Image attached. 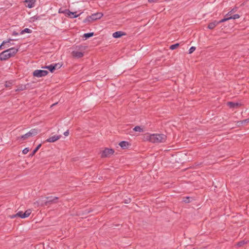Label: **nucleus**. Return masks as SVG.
<instances>
[{
	"label": "nucleus",
	"mask_w": 249,
	"mask_h": 249,
	"mask_svg": "<svg viewBox=\"0 0 249 249\" xmlns=\"http://www.w3.org/2000/svg\"><path fill=\"white\" fill-rule=\"evenodd\" d=\"M32 213V210L31 209H28L26 210L23 214L22 215L23 218H25L29 216Z\"/></svg>",
	"instance_id": "obj_16"
},
{
	"label": "nucleus",
	"mask_w": 249,
	"mask_h": 249,
	"mask_svg": "<svg viewBox=\"0 0 249 249\" xmlns=\"http://www.w3.org/2000/svg\"><path fill=\"white\" fill-rule=\"evenodd\" d=\"M58 197L56 196L53 197L52 196H48L46 197L47 200L45 202L44 205H47L48 204H53L56 202V200L58 199Z\"/></svg>",
	"instance_id": "obj_6"
},
{
	"label": "nucleus",
	"mask_w": 249,
	"mask_h": 249,
	"mask_svg": "<svg viewBox=\"0 0 249 249\" xmlns=\"http://www.w3.org/2000/svg\"><path fill=\"white\" fill-rule=\"evenodd\" d=\"M31 32H32L31 30H30V29H28V28H25L20 32V34L23 35L24 33H31Z\"/></svg>",
	"instance_id": "obj_20"
},
{
	"label": "nucleus",
	"mask_w": 249,
	"mask_h": 249,
	"mask_svg": "<svg viewBox=\"0 0 249 249\" xmlns=\"http://www.w3.org/2000/svg\"><path fill=\"white\" fill-rule=\"evenodd\" d=\"M189 197H186V198H185V199H184V201L185 202H186V203H188V202H189Z\"/></svg>",
	"instance_id": "obj_35"
},
{
	"label": "nucleus",
	"mask_w": 249,
	"mask_h": 249,
	"mask_svg": "<svg viewBox=\"0 0 249 249\" xmlns=\"http://www.w3.org/2000/svg\"><path fill=\"white\" fill-rule=\"evenodd\" d=\"M32 18H35V17H32Z\"/></svg>",
	"instance_id": "obj_42"
},
{
	"label": "nucleus",
	"mask_w": 249,
	"mask_h": 249,
	"mask_svg": "<svg viewBox=\"0 0 249 249\" xmlns=\"http://www.w3.org/2000/svg\"><path fill=\"white\" fill-rule=\"evenodd\" d=\"M124 34L123 33V32L121 31H117L115 33H114L112 35V36L114 38H119L121 37L122 36L124 35Z\"/></svg>",
	"instance_id": "obj_14"
},
{
	"label": "nucleus",
	"mask_w": 249,
	"mask_h": 249,
	"mask_svg": "<svg viewBox=\"0 0 249 249\" xmlns=\"http://www.w3.org/2000/svg\"><path fill=\"white\" fill-rule=\"evenodd\" d=\"M144 127L140 126H136L133 128V130L136 132H143L144 131Z\"/></svg>",
	"instance_id": "obj_13"
},
{
	"label": "nucleus",
	"mask_w": 249,
	"mask_h": 249,
	"mask_svg": "<svg viewBox=\"0 0 249 249\" xmlns=\"http://www.w3.org/2000/svg\"><path fill=\"white\" fill-rule=\"evenodd\" d=\"M149 140H163L165 139V135L162 134H152L148 135Z\"/></svg>",
	"instance_id": "obj_3"
},
{
	"label": "nucleus",
	"mask_w": 249,
	"mask_h": 249,
	"mask_svg": "<svg viewBox=\"0 0 249 249\" xmlns=\"http://www.w3.org/2000/svg\"><path fill=\"white\" fill-rule=\"evenodd\" d=\"M93 33H86V34H84V36H83L86 38V39H87L90 37H91L93 36Z\"/></svg>",
	"instance_id": "obj_21"
},
{
	"label": "nucleus",
	"mask_w": 249,
	"mask_h": 249,
	"mask_svg": "<svg viewBox=\"0 0 249 249\" xmlns=\"http://www.w3.org/2000/svg\"><path fill=\"white\" fill-rule=\"evenodd\" d=\"M119 145L122 148L124 149L128 148L130 145V144L127 141H121L119 143Z\"/></svg>",
	"instance_id": "obj_10"
},
{
	"label": "nucleus",
	"mask_w": 249,
	"mask_h": 249,
	"mask_svg": "<svg viewBox=\"0 0 249 249\" xmlns=\"http://www.w3.org/2000/svg\"><path fill=\"white\" fill-rule=\"evenodd\" d=\"M38 133V131L36 129H32L29 132L26 133L25 134L22 135L21 138L23 139H29L32 136L36 135Z\"/></svg>",
	"instance_id": "obj_5"
},
{
	"label": "nucleus",
	"mask_w": 249,
	"mask_h": 249,
	"mask_svg": "<svg viewBox=\"0 0 249 249\" xmlns=\"http://www.w3.org/2000/svg\"><path fill=\"white\" fill-rule=\"evenodd\" d=\"M103 16L102 13H96L91 15L90 16L87 17L85 19L84 22H92L97 19L101 18Z\"/></svg>",
	"instance_id": "obj_1"
},
{
	"label": "nucleus",
	"mask_w": 249,
	"mask_h": 249,
	"mask_svg": "<svg viewBox=\"0 0 249 249\" xmlns=\"http://www.w3.org/2000/svg\"><path fill=\"white\" fill-rule=\"evenodd\" d=\"M18 216L16 215V214H14V215H12L11 216V218H15L16 217H17Z\"/></svg>",
	"instance_id": "obj_37"
},
{
	"label": "nucleus",
	"mask_w": 249,
	"mask_h": 249,
	"mask_svg": "<svg viewBox=\"0 0 249 249\" xmlns=\"http://www.w3.org/2000/svg\"><path fill=\"white\" fill-rule=\"evenodd\" d=\"M5 86L6 87H9V84H5Z\"/></svg>",
	"instance_id": "obj_41"
},
{
	"label": "nucleus",
	"mask_w": 249,
	"mask_h": 249,
	"mask_svg": "<svg viewBox=\"0 0 249 249\" xmlns=\"http://www.w3.org/2000/svg\"><path fill=\"white\" fill-rule=\"evenodd\" d=\"M73 57L77 58H80L84 56L83 53L81 52L74 51L71 53Z\"/></svg>",
	"instance_id": "obj_8"
},
{
	"label": "nucleus",
	"mask_w": 249,
	"mask_h": 249,
	"mask_svg": "<svg viewBox=\"0 0 249 249\" xmlns=\"http://www.w3.org/2000/svg\"><path fill=\"white\" fill-rule=\"evenodd\" d=\"M114 151L113 149L106 148L101 152L102 158H108L113 155Z\"/></svg>",
	"instance_id": "obj_2"
},
{
	"label": "nucleus",
	"mask_w": 249,
	"mask_h": 249,
	"mask_svg": "<svg viewBox=\"0 0 249 249\" xmlns=\"http://www.w3.org/2000/svg\"><path fill=\"white\" fill-rule=\"evenodd\" d=\"M11 57L10 53H8V51L5 50L0 53V59L1 60H5Z\"/></svg>",
	"instance_id": "obj_7"
},
{
	"label": "nucleus",
	"mask_w": 249,
	"mask_h": 249,
	"mask_svg": "<svg viewBox=\"0 0 249 249\" xmlns=\"http://www.w3.org/2000/svg\"><path fill=\"white\" fill-rule=\"evenodd\" d=\"M249 122V118L245 119L242 121H241L240 123L241 124H243L246 123H248Z\"/></svg>",
	"instance_id": "obj_32"
},
{
	"label": "nucleus",
	"mask_w": 249,
	"mask_h": 249,
	"mask_svg": "<svg viewBox=\"0 0 249 249\" xmlns=\"http://www.w3.org/2000/svg\"><path fill=\"white\" fill-rule=\"evenodd\" d=\"M24 89V88H18L17 89L16 91H19V90H23Z\"/></svg>",
	"instance_id": "obj_36"
},
{
	"label": "nucleus",
	"mask_w": 249,
	"mask_h": 249,
	"mask_svg": "<svg viewBox=\"0 0 249 249\" xmlns=\"http://www.w3.org/2000/svg\"><path fill=\"white\" fill-rule=\"evenodd\" d=\"M23 214V213L22 211H19L18 213H16V215L18 217H19L21 218H23L22 215Z\"/></svg>",
	"instance_id": "obj_31"
},
{
	"label": "nucleus",
	"mask_w": 249,
	"mask_h": 249,
	"mask_svg": "<svg viewBox=\"0 0 249 249\" xmlns=\"http://www.w3.org/2000/svg\"><path fill=\"white\" fill-rule=\"evenodd\" d=\"M48 73L46 70H36L33 72V75L36 77H41L47 75Z\"/></svg>",
	"instance_id": "obj_4"
},
{
	"label": "nucleus",
	"mask_w": 249,
	"mask_h": 249,
	"mask_svg": "<svg viewBox=\"0 0 249 249\" xmlns=\"http://www.w3.org/2000/svg\"><path fill=\"white\" fill-rule=\"evenodd\" d=\"M41 145V144H38L36 147V148L33 150L32 153L30 154V156L33 157L35 154V153L37 152V151L39 149V148L40 147Z\"/></svg>",
	"instance_id": "obj_19"
},
{
	"label": "nucleus",
	"mask_w": 249,
	"mask_h": 249,
	"mask_svg": "<svg viewBox=\"0 0 249 249\" xmlns=\"http://www.w3.org/2000/svg\"><path fill=\"white\" fill-rule=\"evenodd\" d=\"M179 46V43H176L175 44H173L170 46V49L171 50H174L176 49Z\"/></svg>",
	"instance_id": "obj_24"
},
{
	"label": "nucleus",
	"mask_w": 249,
	"mask_h": 249,
	"mask_svg": "<svg viewBox=\"0 0 249 249\" xmlns=\"http://www.w3.org/2000/svg\"><path fill=\"white\" fill-rule=\"evenodd\" d=\"M149 2H155L154 0H148Z\"/></svg>",
	"instance_id": "obj_38"
},
{
	"label": "nucleus",
	"mask_w": 249,
	"mask_h": 249,
	"mask_svg": "<svg viewBox=\"0 0 249 249\" xmlns=\"http://www.w3.org/2000/svg\"><path fill=\"white\" fill-rule=\"evenodd\" d=\"M218 24V22H217V21L214 20V21L209 23L208 27L210 29H213Z\"/></svg>",
	"instance_id": "obj_15"
},
{
	"label": "nucleus",
	"mask_w": 249,
	"mask_h": 249,
	"mask_svg": "<svg viewBox=\"0 0 249 249\" xmlns=\"http://www.w3.org/2000/svg\"><path fill=\"white\" fill-rule=\"evenodd\" d=\"M228 20H230L229 17H226L225 18L222 19L220 21H217V22H218V24H219L220 23H222V22H224L225 21H227Z\"/></svg>",
	"instance_id": "obj_25"
},
{
	"label": "nucleus",
	"mask_w": 249,
	"mask_h": 249,
	"mask_svg": "<svg viewBox=\"0 0 249 249\" xmlns=\"http://www.w3.org/2000/svg\"><path fill=\"white\" fill-rule=\"evenodd\" d=\"M30 149H29V148L28 147H26L25 148H24L23 150H22V153L23 154H26L28 153V152L29 151Z\"/></svg>",
	"instance_id": "obj_30"
},
{
	"label": "nucleus",
	"mask_w": 249,
	"mask_h": 249,
	"mask_svg": "<svg viewBox=\"0 0 249 249\" xmlns=\"http://www.w3.org/2000/svg\"><path fill=\"white\" fill-rule=\"evenodd\" d=\"M62 138V136L60 135H54L51 137L50 138L47 139V140H58L59 139H61Z\"/></svg>",
	"instance_id": "obj_17"
},
{
	"label": "nucleus",
	"mask_w": 249,
	"mask_h": 249,
	"mask_svg": "<svg viewBox=\"0 0 249 249\" xmlns=\"http://www.w3.org/2000/svg\"><path fill=\"white\" fill-rule=\"evenodd\" d=\"M57 104V103H55V104H53L51 106V107H52L53 106H55V105L56 104Z\"/></svg>",
	"instance_id": "obj_40"
},
{
	"label": "nucleus",
	"mask_w": 249,
	"mask_h": 249,
	"mask_svg": "<svg viewBox=\"0 0 249 249\" xmlns=\"http://www.w3.org/2000/svg\"><path fill=\"white\" fill-rule=\"evenodd\" d=\"M63 134H64V136H68V135H69V130H67V131H66L65 132H64L63 133Z\"/></svg>",
	"instance_id": "obj_34"
},
{
	"label": "nucleus",
	"mask_w": 249,
	"mask_h": 249,
	"mask_svg": "<svg viewBox=\"0 0 249 249\" xmlns=\"http://www.w3.org/2000/svg\"><path fill=\"white\" fill-rule=\"evenodd\" d=\"M13 35L15 36H17L18 35V33L14 32Z\"/></svg>",
	"instance_id": "obj_39"
},
{
	"label": "nucleus",
	"mask_w": 249,
	"mask_h": 249,
	"mask_svg": "<svg viewBox=\"0 0 249 249\" xmlns=\"http://www.w3.org/2000/svg\"><path fill=\"white\" fill-rule=\"evenodd\" d=\"M53 66H54V67L55 68V70L58 69L61 67L62 64H61L60 63H56L53 64Z\"/></svg>",
	"instance_id": "obj_27"
},
{
	"label": "nucleus",
	"mask_w": 249,
	"mask_h": 249,
	"mask_svg": "<svg viewBox=\"0 0 249 249\" xmlns=\"http://www.w3.org/2000/svg\"><path fill=\"white\" fill-rule=\"evenodd\" d=\"M236 9H232L231 11H230L229 12H228V14H226V15L225 16V17H230V16H231V14L234 12L236 11Z\"/></svg>",
	"instance_id": "obj_28"
},
{
	"label": "nucleus",
	"mask_w": 249,
	"mask_h": 249,
	"mask_svg": "<svg viewBox=\"0 0 249 249\" xmlns=\"http://www.w3.org/2000/svg\"><path fill=\"white\" fill-rule=\"evenodd\" d=\"M6 50L8 51V53H10L11 57L15 54L18 51V49L15 48H11Z\"/></svg>",
	"instance_id": "obj_11"
},
{
	"label": "nucleus",
	"mask_w": 249,
	"mask_h": 249,
	"mask_svg": "<svg viewBox=\"0 0 249 249\" xmlns=\"http://www.w3.org/2000/svg\"><path fill=\"white\" fill-rule=\"evenodd\" d=\"M44 68L48 69L51 72H53L55 70V68L53 66V64H51L49 66H45Z\"/></svg>",
	"instance_id": "obj_18"
},
{
	"label": "nucleus",
	"mask_w": 249,
	"mask_h": 249,
	"mask_svg": "<svg viewBox=\"0 0 249 249\" xmlns=\"http://www.w3.org/2000/svg\"><path fill=\"white\" fill-rule=\"evenodd\" d=\"M195 50H196L195 47H194V46L191 47L189 50V53L191 54V53H193L195 51Z\"/></svg>",
	"instance_id": "obj_29"
},
{
	"label": "nucleus",
	"mask_w": 249,
	"mask_h": 249,
	"mask_svg": "<svg viewBox=\"0 0 249 249\" xmlns=\"http://www.w3.org/2000/svg\"><path fill=\"white\" fill-rule=\"evenodd\" d=\"M11 40H12V39H9V40L8 41H3V42H2V43H1V44L0 45V49H1V48H2V45H3L5 44H6V43H9V42H10V41Z\"/></svg>",
	"instance_id": "obj_33"
},
{
	"label": "nucleus",
	"mask_w": 249,
	"mask_h": 249,
	"mask_svg": "<svg viewBox=\"0 0 249 249\" xmlns=\"http://www.w3.org/2000/svg\"><path fill=\"white\" fill-rule=\"evenodd\" d=\"M65 13L72 18H77L78 16V15H76V12H71L69 10H66Z\"/></svg>",
	"instance_id": "obj_12"
},
{
	"label": "nucleus",
	"mask_w": 249,
	"mask_h": 249,
	"mask_svg": "<svg viewBox=\"0 0 249 249\" xmlns=\"http://www.w3.org/2000/svg\"><path fill=\"white\" fill-rule=\"evenodd\" d=\"M24 2L28 3L26 6L29 8H32L35 7L36 0H25Z\"/></svg>",
	"instance_id": "obj_9"
},
{
	"label": "nucleus",
	"mask_w": 249,
	"mask_h": 249,
	"mask_svg": "<svg viewBox=\"0 0 249 249\" xmlns=\"http://www.w3.org/2000/svg\"><path fill=\"white\" fill-rule=\"evenodd\" d=\"M228 104L231 107H234L238 106V103L233 102H228Z\"/></svg>",
	"instance_id": "obj_23"
},
{
	"label": "nucleus",
	"mask_w": 249,
	"mask_h": 249,
	"mask_svg": "<svg viewBox=\"0 0 249 249\" xmlns=\"http://www.w3.org/2000/svg\"><path fill=\"white\" fill-rule=\"evenodd\" d=\"M246 243V242L244 240H242L237 243L236 246L238 247H241Z\"/></svg>",
	"instance_id": "obj_26"
},
{
	"label": "nucleus",
	"mask_w": 249,
	"mask_h": 249,
	"mask_svg": "<svg viewBox=\"0 0 249 249\" xmlns=\"http://www.w3.org/2000/svg\"><path fill=\"white\" fill-rule=\"evenodd\" d=\"M229 17L230 19H237V18H239L240 16L238 14H235L232 16H230Z\"/></svg>",
	"instance_id": "obj_22"
}]
</instances>
